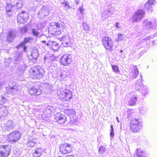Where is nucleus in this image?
<instances>
[{
	"label": "nucleus",
	"mask_w": 157,
	"mask_h": 157,
	"mask_svg": "<svg viewBox=\"0 0 157 157\" xmlns=\"http://www.w3.org/2000/svg\"><path fill=\"white\" fill-rule=\"evenodd\" d=\"M66 28L65 23L59 21L56 22L51 23L49 25L48 30V33L57 36L61 34Z\"/></svg>",
	"instance_id": "obj_1"
},
{
	"label": "nucleus",
	"mask_w": 157,
	"mask_h": 157,
	"mask_svg": "<svg viewBox=\"0 0 157 157\" xmlns=\"http://www.w3.org/2000/svg\"><path fill=\"white\" fill-rule=\"evenodd\" d=\"M29 73L34 79H40L43 77L44 71L41 67L34 66L30 69Z\"/></svg>",
	"instance_id": "obj_2"
},
{
	"label": "nucleus",
	"mask_w": 157,
	"mask_h": 157,
	"mask_svg": "<svg viewBox=\"0 0 157 157\" xmlns=\"http://www.w3.org/2000/svg\"><path fill=\"white\" fill-rule=\"evenodd\" d=\"M57 93L58 95L65 101H69L72 97V92L66 88L64 89L60 88L57 90Z\"/></svg>",
	"instance_id": "obj_3"
},
{
	"label": "nucleus",
	"mask_w": 157,
	"mask_h": 157,
	"mask_svg": "<svg viewBox=\"0 0 157 157\" xmlns=\"http://www.w3.org/2000/svg\"><path fill=\"white\" fill-rule=\"evenodd\" d=\"M139 119H132L130 122V129L133 133L139 132L142 126Z\"/></svg>",
	"instance_id": "obj_4"
},
{
	"label": "nucleus",
	"mask_w": 157,
	"mask_h": 157,
	"mask_svg": "<svg viewBox=\"0 0 157 157\" xmlns=\"http://www.w3.org/2000/svg\"><path fill=\"white\" fill-rule=\"evenodd\" d=\"M7 140L10 143L18 141L21 138V134L19 132L14 131L10 133L7 136Z\"/></svg>",
	"instance_id": "obj_5"
},
{
	"label": "nucleus",
	"mask_w": 157,
	"mask_h": 157,
	"mask_svg": "<svg viewBox=\"0 0 157 157\" xmlns=\"http://www.w3.org/2000/svg\"><path fill=\"white\" fill-rule=\"evenodd\" d=\"M73 62L71 56L69 55H63L59 59V63L61 65L67 66L70 65Z\"/></svg>",
	"instance_id": "obj_6"
},
{
	"label": "nucleus",
	"mask_w": 157,
	"mask_h": 157,
	"mask_svg": "<svg viewBox=\"0 0 157 157\" xmlns=\"http://www.w3.org/2000/svg\"><path fill=\"white\" fill-rule=\"evenodd\" d=\"M11 152V149L8 145L0 146V157H8Z\"/></svg>",
	"instance_id": "obj_7"
},
{
	"label": "nucleus",
	"mask_w": 157,
	"mask_h": 157,
	"mask_svg": "<svg viewBox=\"0 0 157 157\" xmlns=\"http://www.w3.org/2000/svg\"><path fill=\"white\" fill-rule=\"evenodd\" d=\"M102 43L104 48L108 50H111L113 44L111 38L107 36L104 37L102 40Z\"/></svg>",
	"instance_id": "obj_8"
},
{
	"label": "nucleus",
	"mask_w": 157,
	"mask_h": 157,
	"mask_svg": "<svg viewBox=\"0 0 157 157\" xmlns=\"http://www.w3.org/2000/svg\"><path fill=\"white\" fill-rule=\"evenodd\" d=\"M145 12L142 9L137 10L134 13L132 17V21L133 22H137L141 20L144 16Z\"/></svg>",
	"instance_id": "obj_9"
},
{
	"label": "nucleus",
	"mask_w": 157,
	"mask_h": 157,
	"mask_svg": "<svg viewBox=\"0 0 157 157\" xmlns=\"http://www.w3.org/2000/svg\"><path fill=\"white\" fill-rule=\"evenodd\" d=\"M59 148L60 151L63 154L69 153L72 151V148L71 145L67 143L60 145Z\"/></svg>",
	"instance_id": "obj_10"
},
{
	"label": "nucleus",
	"mask_w": 157,
	"mask_h": 157,
	"mask_svg": "<svg viewBox=\"0 0 157 157\" xmlns=\"http://www.w3.org/2000/svg\"><path fill=\"white\" fill-rule=\"evenodd\" d=\"M54 118L56 122L60 124H63L67 121L66 117L59 113H57L55 115Z\"/></svg>",
	"instance_id": "obj_11"
},
{
	"label": "nucleus",
	"mask_w": 157,
	"mask_h": 157,
	"mask_svg": "<svg viewBox=\"0 0 157 157\" xmlns=\"http://www.w3.org/2000/svg\"><path fill=\"white\" fill-rule=\"evenodd\" d=\"M46 45L48 46L50 49L54 51L58 50L60 47V45L58 43L52 41H48V43L44 45L45 46Z\"/></svg>",
	"instance_id": "obj_12"
},
{
	"label": "nucleus",
	"mask_w": 157,
	"mask_h": 157,
	"mask_svg": "<svg viewBox=\"0 0 157 157\" xmlns=\"http://www.w3.org/2000/svg\"><path fill=\"white\" fill-rule=\"evenodd\" d=\"M27 14L24 11H22L20 13L18 14L17 16V21L20 23L25 22L26 21V19L28 18Z\"/></svg>",
	"instance_id": "obj_13"
},
{
	"label": "nucleus",
	"mask_w": 157,
	"mask_h": 157,
	"mask_svg": "<svg viewBox=\"0 0 157 157\" xmlns=\"http://www.w3.org/2000/svg\"><path fill=\"white\" fill-rule=\"evenodd\" d=\"M155 1V0H149L145 4V8L149 13L152 12L153 11L152 5H154Z\"/></svg>",
	"instance_id": "obj_14"
},
{
	"label": "nucleus",
	"mask_w": 157,
	"mask_h": 157,
	"mask_svg": "<svg viewBox=\"0 0 157 157\" xmlns=\"http://www.w3.org/2000/svg\"><path fill=\"white\" fill-rule=\"evenodd\" d=\"M60 40L62 41V43L66 47L68 46L71 43V38L68 35L61 38Z\"/></svg>",
	"instance_id": "obj_15"
},
{
	"label": "nucleus",
	"mask_w": 157,
	"mask_h": 157,
	"mask_svg": "<svg viewBox=\"0 0 157 157\" xmlns=\"http://www.w3.org/2000/svg\"><path fill=\"white\" fill-rule=\"evenodd\" d=\"M29 93L31 95L37 96L41 94V91L39 89H37L34 87H32L29 90Z\"/></svg>",
	"instance_id": "obj_16"
},
{
	"label": "nucleus",
	"mask_w": 157,
	"mask_h": 157,
	"mask_svg": "<svg viewBox=\"0 0 157 157\" xmlns=\"http://www.w3.org/2000/svg\"><path fill=\"white\" fill-rule=\"evenodd\" d=\"M43 150L41 147L36 148L32 154L33 157H40L42 155Z\"/></svg>",
	"instance_id": "obj_17"
},
{
	"label": "nucleus",
	"mask_w": 157,
	"mask_h": 157,
	"mask_svg": "<svg viewBox=\"0 0 157 157\" xmlns=\"http://www.w3.org/2000/svg\"><path fill=\"white\" fill-rule=\"evenodd\" d=\"M37 139L36 138L29 140L27 143V145L29 147H33L35 146L36 144Z\"/></svg>",
	"instance_id": "obj_18"
},
{
	"label": "nucleus",
	"mask_w": 157,
	"mask_h": 157,
	"mask_svg": "<svg viewBox=\"0 0 157 157\" xmlns=\"http://www.w3.org/2000/svg\"><path fill=\"white\" fill-rule=\"evenodd\" d=\"M33 40V38L32 37H25L24 38L23 41L20 44L19 46H22L28 43H31Z\"/></svg>",
	"instance_id": "obj_19"
},
{
	"label": "nucleus",
	"mask_w": 157,
	"mask_h": 157,
	"mask_svg": "<svg viewBox=\"0 0 157 157\" xmlns=\"http://www.w3.org/2000/svg\"><path fill=\"white\" fill-rule=\"evenodd\" d=\"M135 157H146L144 152L140 149H137L136 152Z\"/></svg>",
	"instance_id": "obj_20"
},
{
	"label": "nucleus",
	"mask_w": 157,
	"mask_h": 157,
	"mask_svg": "<svg viewBox=\"0 0 157 157\" xmlns=\"http://www.w3.org/2000/svg\"><path fill=\"white\" fill-rule=\"evenodd\" d=\"M137 100V98L135 95H133L132 98H130L128 101V104L130 106H133L135 105Z\"/></svg>",
	"instance_id": "obj_21"
},
{
	"label": "nucleus",
	"mask_w": 157,
	"mask_h": 157,
	"mask_svg": "<svg viewBox=\"0 0 157 157\" xmlns=\"http://www.w3.org/2000/svg\"><path fill=\"white\" fill-rule=\"evenodd\" d=\"M132 73L133 78L137 77L139 73V71L136 66H134L133 67Z\"/></svg>",
	"instance_id": "obj_22"
},
{
	"label": "nucleus",
	"mask_w": 157,
	"mask_h": 157,
	"mask_svg": "<svg viewBox=\"0 0 157 157\" xmlns=\"http://www.w3.org/2000/svg\"><path fill=\"white\" fill-rule=\"evenodd\" d=\"M64 112L66 114L70 116L73 113V110L72 109H67L64 110Z\"/></svg>",
	"instance_id": "obj_23"
},
{
	"label": "nucleus",
	"mask_w": 157,
	"mask_h": 157,
	"mask_svg": "<svg viewBox=\"0 0 157 157\" xmlns=\"http://www.w3.org/2000/svg\"><path fill=\"white\" fill-rule=\"evenodd\" d=\"M111 67L113 71L114 72L116 73H119L120 71L119 67L116 65H111Z\"/></svg>",
	"instance_id": "obj_24"
},
{
	"label": "nucleus",
	"mask_w": 157,
	"mask_h": 157,
	"mask_svg": "<svg viewBox=\"0 0 157 157\" xmlns=\"http://www.w3.org/2000/svg\"><path fill=\"white\" fill-rule=\"evenodd\" d=\"M20 30L21 32L22 33H27L28 30L27 27L25 26L21 27Z\"/></svg>",
	"instance_id": "obj_25"
},
{
	"label": "nucleus",
	"mask_w": 157,
	"mask_h": 157,
	"mask_svg": "<svg viewBox=\"0 0 157 157\" xmlns=\"http://www.w3.org/2000/svg\"><path fill=\"white\" fill-rule=\"evenodd\" d=\"M83 27L84 30L85 31H88L90 29V27L86 22H83L82 23Z\"/></svg>",
	"instance_id": "obj_26"
},
{
	"label": "nucleus",
	"mask_w": 157,
	"mask_h": 157,
	"mask_svg": "<svg viewBox=\"0 0 157 157\" xmlns=\"http://www.w3.org/2000/svg\"><path fill=\"white\" fill-rule=\"evenodd\" d=\"M144 26L146 28H150L151 27L152 23L150 22L147 21L144 22Z\"/></svg>",
	"instance_id": "obj_27"
},
{
	"label": "nucleus",
	"mask_w": 157,
	"mask_h": 157,
	"mask_svg": "<svg viewBox=\"0 0 157 157\" xmlns=\"http://www.w3.org/2000/svg\"><path fill=\"white\" fill-rule=\"evenodd\" d=\"M32 32L33 35L36 37L38 36L39 34V33L37 30L35 29H32Z\"/></svg>",
	"instance_id": "obj_28"
},
{
	"label": "nucleus",
	"mask_w": 157,
	"mask_h": 157,
	"mask_svg": "<svg viewBox=\"0 0 157 157\" xmlns=\"http://www.w3.org/2000/svg\"><path fill=\"white\" fill-rule=\"evenodd\" d=\"M105 151V148L103 146H101L99 150V152L100 154H103Z\"/></svg>",
	"instance_id": "obj_29"
},
{
	"label": "nucleus",
	"mask_w": 157,
	"mask_h": 157,
	"mask_svg": "<svg viewBox=\"0 0 157 157\" xmlns=\"http://www.w3.org/2000/svg\"><path fill=\"white\" fill-rule=\"evenodd\" d=\"M124 38V35L121 33L118 34V41H120L123 40Z\"/></svg>",
	"instance_id": "obj_30"
},
{
	"label": "nucleus",
	"mask_w": 157,
	"mask_h": 157,
	"mask_svg": "<svg viewBox=\"0 0 157 157\" xmlns=\"http://www.w3.org/2000/svg\"><path fill=\"white\" fill-rule=\"evenodd\" d=\"M23 3L21 1H20L16 3V6L18 8H21L23 6Z\"/></svg>",
	"instance_id": "obj_31"
},
{
	"label": "nucleus",
	"mask_w": 157,
	"mask_h": 157,
	"mask_svg": "<svg viewBox=\"0 0 157 157\" xmlns=\"http://www.w3.org/2000/svg\"><path fill=\"white\" fill-rule=\"evenodd\" d=\"M61 4L63 5V6L64 7H66L69 6V3L66 1H64L61 3Z\"/></svg>",
	"instance_id": "obj_32"
},
{
	"label": "nucleus",
	"mask_w": 157,
	"mask_h": 157,
	"mask_svg": "<svg viewBox=\"0 0 157 157\" xmlns=\"http://www.w3.org/2000/svg\"><path fill=\"white\" fill-rule=\"evenodd\" d=\"M78 10L80 12V13L83 14V11H84V9L82 7V6H81V7L79 8L78 9Z\"/></svg>",
	"instance_id": "obj_33"
},
{
	"label": "nucleus",
	"mask_w": 157,
	"mask_h": 157,
	"mask_svg": "<svg viewBox=\"0 0 157 157\" xmlns=\"http://www.w3.org/2000/svg\"><path fill=\"white\" fill-rule=\"evenodd\" d=\"M14 89H15V88L13 87H10L8 88L7 90V91H8V93L11 92V90H13Z\"/></svg>",
	"instance_id": "obj_34"
},
{
	"label": "nucleus",
	"mask_w": 157,
	"mask_h": 157,
	"mask_svg": "<svg viewBox=\"0 0 157 157\" xmlns=\"http://www.w3.org/2000/svg\"><path fill=\"white\" fill-rule=\"evenodd\" d=\"M13 35V33L12 32H10L7 35V38H9L10 37H11Z\"/></svg>",
	"instance_id": "obj_35"
},
{
	"label": "nucleus",
	"mask_w": 157,
	"mask_h": 157,
	"mask_svg": "<svg viewBox=\"0 0 157 157\" xmlns=\"http://www.w3.org/2000/svg\"><path fill=\"white\" fill-rule=\"evenodd\" d=\"M114 131H111V132L110 133V137H113L114 136Z\"/></svg>",
	"instance_id": "obj_36"
},
{
	"label": "nucleus",
	"mask_w": 157,
	"mask_h": 157,
	"mask_svg": "<svg viewBox=\"0 0 157 157\" xmlns=\"http://www.w3.org/2000/svg\"><path fill=\"white\" fill-rule=\"evenodd\" d=\"M116 27L117 28H120L121 26L120 25V23L118 22H117L116 23Z\"/></svg>",
	"instance_id": "obj_37"
},
{
	"label": "nucleus",
	"mask_w": 157,
	"mask_h": 157,
	"mask_svg": "<svg viewBox=\"0 0 157 157\" xmlns=\"http://www.w3.org/2000/svg\"><path fill=\"white\" fill-rule=\"evenodd\" d=\"M22 46H23V50L24 51V52H26V49H27V47L25 45H22Z\"/></svg>",
	"instance_id": "obj_38"
},
{
	"label": "nucleus",
	"mask_w": 157,
	"mask_h": 157,
	"mask_svg": "<svg viewBox=\"0 0 157 157\" xmlns=\"http://www.w3.org/2000/svg\"><path fill=\"white\" fill-rule=\"evenodd\" d=\"M79 1L78 0H75V3L76 5H78L79 3Z\"/></svg>",
	"instance_id": "obj_39"
},
{
	"label": "nucleus",
	"mask_w": 157,
	"mask_h": 157,
	"mask_svg": "<svg viewBox=\"0 0 157 157\" xmlns=\"http://www.w3.org/2000/svg\"><path fill=\"white\" fill-rule=\"evenodd\" d=\"M9 122H10V123L11 124V125H9L8 126H9V127H10V126H13V123H12V121H10Z\"/></svg>",
	"instance_id": "obj_40"
},
{
	"label": "nucleus",
	"mask_w": 157,
	"mask_h": 157,
	"mask_svg": "<svg viewBox=\"0 0 157 157\" xmlns=\"http://www.w3.org/2000/svg\"><path fill=\"white\" fill-rule=\"evenodd\" d=\"M66 157H75L73 155H67Z\"/></svg>",
	"instance_id": "obj_41"
},
{
	"label": "nucleus",
	"mask_w": 157,
	"mask_h": 157,
	"mask_svg": "<svg viewBox=\"0 0 157 157\" xmlns=\"http://www.w3.org/2000/svg\"><path fill=\"white\" fill-rule=\"evenodd\" d=\"M111 131H114L113 130V126L112 125H111Z\"/></svg>",
	"instance_id": "obj_42"
},
{
	"label": "nucleus",
	"mask_w": 157,
	"mask_h": 157,
	"mask_svg": "<svg viewBox=\"0 0 157 157\" xmlns=\"http://www.w3.org/2000/svg\"><path fill=\"white\" fill-rule=\"evenodd\" d=\"M42 43H46V41L45 40H43L41 41Z\"/></svg>",
	"instance_id": "obj_43"
}]
</instances>
